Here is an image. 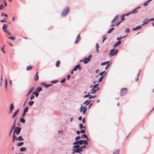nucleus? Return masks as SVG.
Here are the masks:
<instances>
[{"label":"nucleus","instance_id":"nucleus-1","mask_svg":"<svg viewBox=\"0 0 154 154\" xmlns=\"http://www.w3.org/2000/svg\"><path fill=\"white\" fill-rule=\"evenodd\" d=\"M72 150L73 152H76L79 153L83 151V149L86 148V146L84 145L80 147L79 145H74L73 146Z\"/></svg>","mask_w":154,"mask_h":154},{"label":"nucleus","instance_id":"nucleus-2","mask_svg":"<svg viewBox=\"0 0 154 154\" xmlns=\"http://www.w3.org/2000/svg\"><path fill=\"white\" fill-rule=\"evenodd\" d=\"M99 84H96L94 85L92 87V86L91 85L90 87L92 88L91 91L89 92V94H93L95 93L96 91H97L99 89V87H97L99 85Z\"/></svg>","mask_w":154,"mask_h":154},{"label":"nucleus","instance_id":"nucleus-3","mask_svg":"<svg viewBox=\"0 0 154 154\" xmlns=\"http://www.w3.org/2000/svg\"><path fill=\"white\" fill-rule=\"evenodd\" d=\"M69 8L68 7H66L64 9L62 13V14L63 16H65L69 13Z\"/></svg>","mask_w":154,"mask_h":154},{"label":"nucleus","instance_id":"nucleus-4","mask_svg":"<svg viewBox=\"0 0 154 154\" xmlns=\"http://www.w3.org/2000/svg\"><path fill=\"white\" fill-rule=\"evenodd\" d=\"M127 89L126 88H123L121 89L120 94L122 96L125 95L127 92Z\"/></svg>","mask_w":154,"mask_h":154},{"label":"nucleus","instance_id":"nucleus-5","mask_svg":"<svg viewBox=\"0 0 154 154\" xmlns=\"http://www.w3.org/2000/svg\"><path fill=\"white\" fill-rule=\"evenodd\" d=\"M21 130V128L19 127H16L15 128V130L14 131V134L15 132L17 135H18L19 134Z\"/></svg>","mask_w":154,"mask_h":154},{"label":"nucleus","instance_id":"nucleus-6","mask_svg":"<svg viewBox=\"0 0 154 154\" xmlns=\"http://www.w3.org/2000/svg\"><path fill=\"white\" fill-rule=\"evenodd\" d=\"M92 57V55H90L88 57H86L84 60L83 62L85 63H88L90 60V58Z\"/></svg>","mask_w":154,"mask_h":154},{"label":"nucleus","instance_id":"nucleus-7","mask_svg":"<svg viewBox=\"0 0 154 154\" xmlns=\"http://www.w3.org/2000/svg\"><path fill=\"white\" fill-rule=\"evenodd\" d=\"M14 109V106L13 103H12L10 105L9 107V112L10 113H11L12 111Z\"/></svg>","mask_w":154,"mask_h":154},{"label":"nucleus","instance_id":"nucleus-8","mask_svg":"<svg viewBox=\"0 0 154 154\" xmlns=\"http://www.w3.org/2000/svg\"><path fill=\"white\" fill-rule=\"evenodd\" d=\"M34 87H32L29 90V92L28 94H26V97H28L29 95L34 90Z\"/></svg>","mask_w":154,"mask_h":154},{"label":"nucleus","instance_id":"nucleus-9","mask_svg":"<svg viewBox=\"0 0 154 154\" xmlns=\"http://www.w3.org/2000/svg\"><path fill=\"white\" fill-rule=\"evenodd\" d=\"M80 38H81V37H80V35L79 34L77 36L76 39V40L75 41V44H77L79 42V40H80Z\"/></svg>","mask_w":154,"mask_h":154},{"label":"nucleus","instance_id":"nucleus-10","mask_svg":"<svg viewBox=\"0 0 154 154\" xmlns=\"http://www.w3.org/2000/svg\"><path fill=\"white\" fill-rule=\"evenodd\" d=\"M34 79L35 81H38L39 79V76L38 75V72H37L35 74Z\"/></svg>","mask_w":154,"mask_h":154},{"label":"nucleus","instance_id":"nucleus-11","mask_svg":"<svg viewBox=\"0 0 154 154\" xmlns=\"http://www.w3.org/2000/svg\"><path fill=\"white\" fill-rule=\"evenodd\" d=\"M119 18V16L117 15L114 18L113 20L112 21V23H113L114 22L117 21Z\"/></svg>","mask_w":154,"mask_h":154},{"label":"nucleus","instance_id":"nucleus-12","mask_svg":"<svg viewBox=\"0 0 154 154\" xmlns=\"http://www.w3.org/2000/svg\"><path fill=\"white\" fill-rule=\"evenodd\" d=\"M81 68L79 64L76 65L73 69V70L75 71L77 70V69H80Z\"/></svg>","mask_w":154,"mask_h":154},{"label":"nucleus","instance_id":"nucleus-13","mask_svg":"<svg viewBox=\"0 0 154 154\" xmlns=\"http://www.w3.org/2000/svg\"><path fill=\"white\" fill-rule=\"evenodd\" d=\"M19 109H17V110L13 113L12 117L14 118L17 115L19 111Z\"/></svg>","mask_w":154,"mask_h":154},{"label":"nucleus","instance_id":"nucleus-14","mask_svg":"<svg viewBox=\"0 0 154 154\" xmlns=\"http://www.w3.org/2000/svg\"><path fill=\"white\" fill-rule=\"evenodd\" d=\"M82 137L83 138H86V139L88 141H89V139L87 136L85 134H83L82 135Z\"/></svg>","mask_w":154,"mask_h":154},{"label":"nucleus","instance_id":"nucleus-15","mask_svg":"<svg viewBox=\"0 0 154 154\" xmlns=\"http://www.w3.org/2000/svg\"><path fill=\"white\" fill-rule=\"evenodd\" d=\"M20 150L21 152L26 151L27 150V149L26 147H24L20 148Z\"/></svg>","mask_w":154,"mask_h":154},{"label":"nucleus","instance_id":"nucleus-16","mask_svg":"<svg viewBox=\"0 0 154 154\" xmlns=\"http://www.w3.org/2000/svg\"><path fill=\"white\" fill-rule=\"evenodd\" d=\"M141 27H142V26H138L136 27L133 28L132 29V30L134 31L136 30H137V29H140V28Z\"/></svg>","mask_w":154,"mask_h":154},{"label":"nucleus","instance_id":"nucleus-17","mask_svg":"<svg viewBox=\"0 0 154 154\" xmlns=\"http://www.w3.org/2000/svg\"><path fill=\"white\" fill-rule=\"evenodd\" d=\"M32 67L31 66H27L26 68L27 71H29L31 70L32 69Z\"/></svg>","mask_w":154,"mask_h":154},{"label":"nucleus","instance_id":"nucleus-18","mask_svg":"<svg viewBox=\"0 0 154 154\" xmlns=\"http://www.w3.org/2000/svg\"><path fill=\"white\" fill-rule=\"evenodd\" d=\"M7 27V26L6 24H4L2 28L3 30L4 31L6 30Z\"/></svg>","mask_w":154,"mask_h":154},{"label":"nucleus","instance_id":"nucleus-19","mask_svg":"<svg viewBox=\"0 0 154 154\" xmlns=\"http://www.w3.org/2000/svg\"><path fill=\"white\" fill-rule=\"evenodd\" d=\"M121 41H118L115 44L114 47H116L118 46L121 44Z\"/></svg>","mask_w":154,"mask_h":154},{"label":"nucleus","instance_id":"nucleus-20","mask_svg":"<svg viewBox=\"0 0 154 154\" xmlns=\"http://www.w3.org/2000/svg\"><path fill=\"white\" fill-rule=\"evenodd\" d=\"M32 94L34 95H35L36 97H38L39 94L38 93L37 91L33 92Z\"/></svg>","mask_w":154,"mask_h":154},{"label":"nucleus","instance_id":"nucleus-21","mask_svg":"<svg viewBox=\"0 0 154 154\" xmlns=\"http://www.w3.org/2000/svg\"><path fill=\"white\" fill-rule=\"evenodd\" d=\"M91 101V100H87L83 103V104H85L86 103V105H88L90 103Z\"/></svg>","mask_w":154,"mask_h":154},{"label":"nucleus","instance_id":"nucleus-22","mask_svg":"<svg viewBox=\"0 0 154 154\" xmlns=\"http://www.w3.org/2000/svg\"><path fill=\"white\" fill-rule=\"evenodd\" d=\"M36 90H37V91L38 92L42 91V88L41 87H37L36 88Z\"/></svg>","mask_w":154,"mask_h":154},{"label":"nucleus","instance_id":"nucleus-23","mask_svg":"<svg viewBox=\"0 0 154 154\" xmlns=\"http://www.w3.org/2000/svg\"><path fill=\"white\" fill-rule=\"evenodd\" d=\"M140 8V7H138L137 8H136L135 9H134L133 11L132 12H131V13H136L137 11V9H138V8Z\"/></svg>","mask_w":154,"mask_h":154},{"label":"nucleus","instance_id":"nucleus-24","mask_svg":"<svg viewBox=\"0 0 154 154\" xmlns=\"http://www.w3.org/2000/svg\"><path fill=\"white\" fill-rule=\"evenodd\" d=\"M18 140L19 141H23V139L22 137V136H20L18 137L17 138Z\"/></svg>","mask_w":154,"mask_h":154},{"label":"nucleus","instance_id":"nucleus-25","mask_svg":"<svg viewBox=\"0 0 154 154\" xmlns=\"http://www.w3.org/2000/svg\"><path fill=\"white\" fill-rule=\"evenodd\" d=\"M119 154V150H116L113 153V154Z\"/></svg>","mask_w":154,"mask_h":154},{"label":"nucleus","instance_id":"nucleus-26","mask_svg":"<svg viewBox=\"0 0 154 154\" xmlns=\"http://www.w3.org/2000/svg\"><path fill=\"white\" fill-rule=\"evenodd\" d=\"M24 144V143L23 142H20L18 143L17 144V145L18 146H20Z\"/></svg>","mask_w":154,"mask_h":154},{"label":"nucleus","instance_id":"nucleus-27","mask_svg":"<svg viewBox=\"0 0 154 154\" xmlns=\"http://www.w3.org/2000/svg\"><path fill=\"white\" fill-rule=\"evenodd\" d=\"M104 76H103L101 77L98 80V82L99 83V82H101L103 80V78H104Z\"/></svg>","mask_w":154,"mask_h":154},{"label":"nucleus","instance_id":"nucleus-28","mask_svg":"<svg viewBox=\"0 0 154 154\" xmlns=\"http://www.w3.org/2000/svg\"><path fill=\"white\" fill-rule=\"evenodd\" d=\"M114 28H111L108 31V33H111L112 31L114 30Z\"/></svg>","mask_w":154,"mask_h":154},{"label":"nucleus","instance_id":"nucleus-29","mask_svg":"<svg viewBox=\"0 0 154 154\" xmlns=\"http://www.w3.org/2000/svg\"><path fill=\"white\" fill-rule=\"evenodd\" d=\"M152 0H149L145 2V6H147L149 4V2H151Z\"/></svg>","mask_w":154,"mask_h":154},{"label":"nucleus","instance_id":"nucleus-30","mask_svg":"<svg viewBox=\"0 0 154 154\" xmlns=\"http://www.w3.org/2000/svg\"><path fill=\"white\" fill-rule=\"evenodd\" d=\"M20 122L22 123H25V120L23 118H21L20 120Z\"/></svg>","mask_w":154,"mask_h":154},{"label":"nucleus","instance_id":"nucleus-31","mask_svg":"<svg viewBox=\"0 0 154 154\" xmlns=\"http://www.w3.org/2000/svg\"><path fill=\"white\" fill-rule=\"evenodd\" d=\"M115 49L114 48L112 49L110 51V53L109 54V55H110V56L113 54L114 52V51H115Z\"/></svg>","mask_w":154,"mask_h":154},{"label":"nucleus","instance_id":"nucleus-32","mask_svg":"<svg viewBox=\"0 0 154 154\" xmlns=\"http://www.w3.org/2000/svg\"><path fill=\"white\" fill-rule=\"evenodd\" d=\"M118 51V50L117 49L113 53V54L111 55V57L112 56H113V55H116L117 54Z\"/></svg>","mask_w":154,"mask_h":154},{"label":"nucleus","instance_id":"nucleus-33","mask_svg":"<svg viewBox=\"0 0 154 154\" xmlns=\"http://www.w3.org/2000/svg\"><path fill=\"white\" fill-rule=\"evenodd\" d=\"M34 102L33 101H30L28 103L29 105L31 106L34 103Z\"/></svg>","mask_w":154,"mask_h":154},{"label":"nucleus","instance_id":"nucleus-34","mask_svg":"<svg viewBox=\"0 0 154 154\" xmlns=\"http://www.w3.org/2000/svg\"><path fill=\"white\" fill-rule=\"evenodd\" d=\"M60 62L59 61H58L56 64V66L57 67H58L59 66L60 64Z\"/></svg>","mask_w":154,"mask_h":154},{"label":"nucleus","instance_id":"nucleus-35","mask_svg":"<svg viewBox=\"0 0 154 154\" xmlns=\"http://www.w3.org/2000/svg\"><path fill=\"white\" fill-rule=\"evenodd\" d=\"M83 113H85L87 111V108L86 107H83Z\"/></svg>","mask_w":154,"mask_h":154},{"label":"nucleus","instance_id":"nucleus-36","mask_svg":"<svg viewBox=\"0 0 154 154\" xmlns=\"http://www.w3.org/2000/svg\"><path fill=\"white\" fill-rule=\"evenodd\" d=\"M5 88H7V87L8 82L7 81L6 79H5Z\"/></svg>","mask_w":154,"mask_h":154},{"label":"nucleus","instance_id":"nucleus-37","mask_svg":"<svg viewBox=\"0 0 154 154\" xmlns=\"http://www.w3.org/2000/svg\"><path fill=\"white\" fill-rule=\"evenodd\" d=\"M4 31V32H5V33H6L8 35H11L10 33L7 30H5Z\"/></svg>","mask_w":154,"mask_h":154},{"label":"nucleus","instance_id":"nucleus-38","mask_svg":"<svg viewBox=\"0 0 154 154\" xmlns=\"http://www.w3.org/2000/svg\"><path fill=\"white\" fill-rule=\"evenodd\" d=\"M83 140H79V144L80 145H82L83 144Z\"/></svg>","mask_w":154,"mask_h":154},{"label":"nucleus","instance_id":"nucleus-39","mask_svg":"<svg viewBox=\"0 0 154 154\" xmlns=\"http://www.w3.org/2000/svg\"><path fill=\"white\" fill-rule=\"evenodd\" d=\"M125 15H125L122 16L121 17V19L122 21H123L125 20Z\"/></svg>","mask_w":154,"mask_h":154},{"label":"nucleus","instance_id":"nucleus-40","mask_svg":"<svg viewBox=\"0 0 154 154\" xmlns=\"http://www.w3.org/2000/svg\"><path fill=\"white\" fill-rule=\"evenodd\" d=\"M88 141H87L86 140H83V144L85 145H87L88 144Z\"/></svg>","mask_w":154,"mask_h":154},{"label":"nucleus","instance_id":"nucleus-41","mask_svg":"<svg viewBox=\"0 0 154 154\" xmlns=\"http://www.w3.org/2000/svg\"><path fill=\"white\" fill-rule=\"evenodd\" d=\"M28 107H26V108L24 109L23 112H27L28 111Z\"/></svg>","mask_w":154,"mask_h":154},{"label":"nucleus","instance_id":"nucleus-42","mask_svg":"<svg viewBox=\"0 0 154 154\" xmlns=\"http://www.w3.org/2000/svg\"><path fill=\"white\" fill-rule=\"evenodd\" d=\"M51 84H48V85H44V87L46 88H48V87H50L51 85Z\"/></svg>","mask_w":154,"mask_h":154},{"label":"nucleus","instance_id":"nucleus-43","mask_svg":"<svg viewBox=\"0 0 154 154\" xmlns=\"http://www.w3.org/2000/svg\"><path fill=\"white\" fill-rule=\"evenodd\" d=\"M8 38L11 39L12 40H14L15 39V37H8Z\"/></svg>","mask_w":154,"mask_h":154},{"label":"nucleus","instance_id":"nucleus-44","mask_svg":"<svg viewBox=\"0 0 154 154\" xmlns=\"http://www.w3.org/2000/svg\"><path fill=\"white\" fill-rule=\"evenodd\" d=\"M149 21V19H145V25L147 24Z\"/></svg>","mask_w":154,"mask_h":154},{"label":"nucleus","instance_id":"nucleus-45","mask_svg":"<svg viewBox=\"0 0 154 154\" xmlns=\"http://www.w3.org/2000/svg\"><path fill=\"white\" fill-rule=\"evenodd\" d=\"M81 138V137H79V136H78V137H76L75 138V140L76 141L77 140H79V139H80Z\"/></svg>","mask_w":154,"mask_h":154},{"label":"nucleus","instance_id":"nucleus-46","mask_svg":"<svg viewBox=\"0 0 154 154\" xmlns=\"http://www.w3.org/2000/svg\"><path fill=\"white\" fill-rule=\"evenodd\" d=\"M85 132V131L84 129L81 130L80 131V133H84Z\"/></svg>","mask_w":154,"mask_h":154},{"label":"nucleus","instance_id":"nucleus-47","mask_svg":"<svg viewBox=\"0 0 154 154\" xmlns=\"http://www.w3.org/2000/svg\"><path fill=\"white\" fill-rule=\"evenodd\" d=\"M79 144V141H76V142H75L73 143V145H76L77 144Z\"/></svg>","mask_w":154,"mask_h":154},{"label":"nucleus","instance_id":"nucleus-48","mask_svg":"<svg viewBox=\"0 0 154 154\" xmlns=\"http://www.w3.org/2000/svg\"><path fill=\"white\" fill-rule=\"evenodd\" d=\"M105 72V71H103V72H100L99 73V75L100 76H102L104 74Z\"/></svg>","mask_w":154,"mask_h":154},{"label":"nucleus","instance_id":"nucleus-49","mask_svg":"<svg viewBox=\"0 0 154 154\" xmlns=\"http://www.w3.org/2000/svg\"><path fill=\"white\" fill-rule=\"evenodd\" d=\"M96 97V95H95L94 96H93L92 95L91 96H90H90L89 97V99H91V98H94L95 97Z\"/></svg>","mask_w":154,"mask_h":154},{"label":"nucleus","instance_id":"nucleus-50","mask_svg":"<svg viewBox=\"0 0 154 154\" xmlns=\"http://www.w3.org/2000/svg\"><path fill=\"white\" fill-rule=\"evenodd\" d=\"M83 107V106L82 105H81V108H80V112H82L83 110V109L84 108L83 107Z\"/></svg>","mask_w":154,"mask_h":154},{"label":"nucleus","instance_id":"nucleus-51","mask_svg":"<svg viewBox=\"0 0 154 154\" xmlns=\"http://www.w3.org/2000/svg\"><path fill=\"white\" fill-rule=\"evenodd\" d=\"M90 94H89V93L88 94L86 95H85L84 96V97L86 98V97H89L90 96Z\"/></svg>","mask_w":154,"mask_h":154},{"label":"nucleus","instance_id":"nucleus-52","mask_svg":"<svg viewBox=\"0 0 154 154\" xmlns=\"http://www.w3.org/2000/svg\"><path fill=\"white\" fill-rule=\"evenodd\" d=\"M1 51L3 52L4 53V54H5V51H4V47H2V48H1Z\"/></svg>","mask_w":154,"mask_h":154},{"label":"nucleus","instance_id":"nucleus-53","mask_svg":"<svg viewBox=\"0 0 154 154\" xmlns=\"http://www.w3.org/2000/svg\"><path fill=\"white\" fill-rule=\"evenodd\" d=\"M79 127L81 129H82L83 128V125L82 123H81L80 124Z\"/></svg>","mask_w":154,"mask_h":154},{"label":"nucleus","instance_id":"nucleus-54","mask_svg":"<svg viewBox=\"0 0 154 154\" xmlns=\"http://www.w3.org/2000/svg\"><path fill=\"white\" fill-rule=\"evenodd\" d=\"M65 80H66L65 79V78L63 79L62 80H61V81H60V82L61 83H63L65 82Z\"/></svg>","mask_w":154,"mask_h":154},{"label":"nucleus","instance_id":"nucleus-55","mask_svg":"<svg viewBox=\"0 0 154 154\" xmlns=\"http://www.w3.org/2000/svg\"><path fill=\"white\" fill-rule=\"evenodd\" d=\"M130 30L129 29H127L125 30V32H130Z\"/></svg>","mask_w":154,"mask_h":154},{"label":"nucleus","instance_id":"nucleus-56","mask_svg":"<svg viewBox=\"0 0 154 154\" xmlns=\"http://www.w3.org/2000/svg\"><path fill=\"white\" fill-rule=\"evenodd\" d=\"M4 6L3 5H0V10L3 9Z\"/></svg>","mask_w":154,"mask_h":154},{"label":"nucleus","instance_id":"nucleus-57","mask_svg":"<svg viewBox=\"0 0 154 154\" xmlns=\"http://www.w3.org/2000/svg\"><path fill=\"white\" fill-rule=\"evenodd\" d=\"M96 47H97V51H98V48H99V45L98 44H96Z\"/></svg>","mask_w":154,"mask_h":154},{"label":"nucleus","instance_id":"nucleus-58","mask_svg":"<svg viewBox=\"0 0 154 154\" xmlns=\"http://www.w3.org/2000/svg\"><path fill=\"white\" fill-rule=\"evenodd\" d=\"M35 98V97L34 95H32L30 97V100H32V99H33Z\"/></svg>","mask_w":154,"mask_h":154},{"label":"nucleus","instance_id":"nucleus-59","mask_svg":"<svg viewBox=\"0 0 154 154\" xmlns=\"http://www.w3.org/2000/svg\"><path fill=\"white\" fill-rule=\"evenodd\" d=\"M82 122L83 123H85V122H86V120H85V118H84L83 119H82Z\"/></svg>","mask_w":154,"mask_h":154},{"label":"nucleus","instance_id":"nucleus-60","mask_svg":"<svg viewBox=\"0 0 154 154\" xmlns=\"http://www.w3.org/2000/svg\"><path fill=\"white\" fill-rule=\"evenodd\" d=\"M135 80L136 82L138 80V74L137 75L136 78L135 79Z\"/></svg>","mask_w":154,"mask_h":154},{"label":"nucleus","instance_id":"nucleus-61","mask_svg":"<svg viewBox=\"0 0 154 154\" xmlns=\"http://www.w3.org/2000/svg\"><path fill=\"white\" fill-rule=\"evenodd\" d=\"M12 130H13V127H11V130L9 132V134H11V133L12 132Z\"/></svg>","mask_w":154,"mask_h":154},{"label":"nucleus","instance_id":"nucleus-62","mask_svg":"<svg viewBox=\"0 0 154 154\" xmlns=\"http://www.w3.org/2000/svg\"><path fill=\"white\" fill-rule=\"evenodd\" d=\"M106 63L105 62L102 63L101 64V65L102 66H103V65H106Z\"/></svg>","mask_w":154,"mask_h":154},{"label":"nucleus","instance_id":"nucleus-63","mask_svg":"<svg viewBox=\"0 0 154 154\" xmlns=\"http://www.w3.org/2000/svg\"><path fill=\"white\" fill-rule=\"evenodd\" d=\"M82 117L81 116H80L78 118V119L80 121L82 120Z\"/></svg>","mask_w":154,"mask_h":154},{"label":"nucleus","instance_id":"nucleus-64","mask_svg":"<svg viewBox=\"0 0 154 154\" xmlns=\"http://www.w3.org/2000/svg\"><path fill=\"white\" fill-rule=\"evenodd\" d=\"M14 138H15V136H14V134H13V141L14 142Z\"/></svg>","mask_w":154,"mask_h":154}]
</instances>
